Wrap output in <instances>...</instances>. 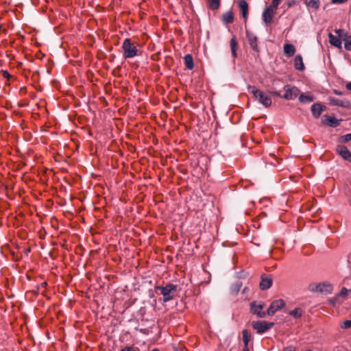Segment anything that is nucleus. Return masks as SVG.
<instances>
[{
  "label": "nucleus",
  "instance_id": "4",
  "mask_svg": "<svg viewBox=\"0 0 351 351\" xmlns=\"http://www.w3.org/2000/svg\"><path fill=\"white\" fill-rule=\"evenodd\" d=\"M311 291L323 293H330L332 291V285L328 282L313 283L309 285Z\"/></svg>",
  "mask_w": 351,
  "mask_h": 351
},
{
  "label": "nucleus",
  "instance_id": "25",
  "mask_svg": "<svg viewBox=\"0 0 351 351\" xmlns=\"http://www.w3.org/2000/svg\"><path fill=\"white\" fill-rule=\"evenodd\" d=\"M299 100L302 103H310L313 101V97L302 94L299 96Z\"/></svg>",
  "mask_w": 351,
  "mask_h": 351
},
{
  "label": "nucleus",
  "instance_id": "1",
  "mask_svg": "<svg viewBox=\"0 0 351 351\" xmlns=\"http://www.w3.org/2000/svg\"><path fill=\"white\" fill-rule=\"evenodd\" d=\"M248 90L265 107L267 108L271 105V98L264 92L257 89L254 86H249Z\"/></svg>",
  "mask_w": 351,
  "mask_h": 351
},
{
  "label": "nucleus",
  "instance_id": "18",
  "mask_svg": "<svg viewBox=\"0 0 351 351\" xmlns=\"http://www.w3.org/2000/svg\"><path fill=\"white\" fill-rule=\"evenodd\" d=\"M272 280L270 278H262L260 282V287L263 290L267 289L271 287Z\"/></svg>",
  "mask_w": 351,
  "mask_h": 351
},
{
  "label": "nucleus",
  "instance_id": "37",
  "mask_svg": "<svg viewBox=\"0 0 351 351\" xmlns=\"http://www.w3.org/2000/svg\"><path fill=\"white\" fill-rule=\"evenodd\" d=\"M348 292V290L346 288H343L341 291L340 295H347Z\"/></svg>",
  "mask_w": 351,
  "mask_h": 351
},
{
  "label": "nucleus",
  "instance_id": "2",
  "mask_svg": "<svg viewBox=\"0 0 351 351\" xmlns=\"http://www.w3.org/2000/svg\"><path fill=\"white\" fill-rule=\"evenodd\" d=\"M123 56L125 58H132L138 55V50L134 43L130 38H125L122 45Z\"/></svg>",
  "mask_w": 351,
  "mask_h": 351
},
{
  "label": "nucleus",
  "instance_id": "28",
  "mask_svg": "<svg viewBox=\"0 0 351 351\" xmlns=\"http://www.w3.org/2000/svg\"><path fill=\"white\" fill-rule=\"evenodd\" d=\"M280 2L281 0H273L271 3L268 7L276 11Z\"/></svg>",
  "mask_w": 351,
  "mask_h": 351
},
{
  "label": "nucleus",
  "instance_id": "16",
  "mask_svg": "<svg viewBox=\"0 0 351 351\" xmlns=\"http://www.w3.org/2000/svg\"><path fill=\"white\" fill-rule=\"evenodd\" d=\"M328 37H329L330 43L332 45H333L339 49L341 48V41L339 37L334 36L331 33L329 34Z\"/></svg>",
  "mask_w": 351,
  "mask_h": 351
},
{
  "label": "nucleus",
  "instance_id": "13",
  "mask_svg": "<svg viewBox=\"0 0 351 351\" xmlns=\"http://www.w3.org/2000/svg\"><path fill=\"white\" fill-rule=\"evenodd\" d=\"M239 5L240 10L242 14V16L245 19V20H247V15H248V4L246 2L245 0H239Z\"/></svg>",
  "mask_w": 351,
  "mask_h": 351
},
{
  "label": "nucleus",
  "instance_id": "26",
  "mask_svg": "<svg viewBox=\"0 0 351 351\" xmlns=\"http://www.w3.org/2000/svg\"><path fill=\"white\" fill-rule=\"evenodd\" d=\"M208 3L212 10H217L220 5V0H208Z\"/></svg>",
  "mask_w": 351,
  "mask_h": 351
},
{
  "label": "nucleus",
  "instance_id": "17",
  "mask_svg": "<svg viewBox=\"0 0 351 351\" xmlns=\"http://www.w3.org/2000/svg\"><path fill=\"white\" fill-rule=\"evenodd\" d=\"M295 52V47L291 44H285L284 45V53L288 57H291Z\"/></svg>",
  "mask_w": 351,
  "mask_h": 351
},
{
  "label": "nucleus",
  "instance_id": "43",
  "mask_svg": "<svg viewBox=\"0 0 351 351\" xmlns=\"http://www.w3.org/2000/svg\"><path fill=\"white\" fill-rule=\"evenodd\" d=\"M334 93H335L336 95H341V93H340L339 91H338V90H334Z\"/></svg>",
  "mask_w": 351,
  "mask_h": 351
},
{
  "label": "nucleus",
  "instance_id": "7",
  "mask_svg": "<svg viewBox=\"0 0 351 351\" xmlns=\"http://www.w3.org/2000/svg\"><path fill=\"white\" fill-rule=\"evenodd\" d=\"M285 91V94L283 95V98L287 100H292L296 98L300 94V90L293 86L285 85L283 88Z\"/></svg>",
  "mask_w": 351,
  "mask_h": 351
},
{
  "label": "nucleus",
  "instance_id": "40",
  "mask_svg": "<svg viewBox=\"0 0 351 351\" xmlns=\"http://www.w3.org/2000/svg\"><path fill=\"white\" fill-rule=\"evenodd\" d=\"M295 4V1H294V0L288 2V3H287L289 7H291Z\"/></svg>",
  "mask_w": 351,
  "mask_h": 351
},
{
  "label": "nucleus",
  "instance_id": "19",
  "mask_svg": "<svg viewBox=\"0 0 351 351\" xmlns=\"http://www.w3.org/2000/svg\"><path fill=\"white\" fill-rule=\"evenodd\" d=\"M184 64L186 67L189 69L192 70L194 67V63H193V59L191 54H186L184 56Z\"/></svg>",
  "mask_w": 351,
  "mask_h": 351
},
{
  "label": "nucleus",
  "instance_id": "24",
  "mask_svg": "<svg viewBox=\"0 0 351 351\" xmlns=\"http://www.w3.org/2000/svg\"><path fill=\"white\" fill-rule=\"evenodd\" d=\"M303 314V310L301 308H296L289 312V315L294 318H300Z\"/></svg>",
  "mask_w": 351,
  "mask_h": 351
},
{
  "label": "nucleus",
  "instance_id": "23",
  "mask_svg": "<svg viewBox=\"0 0 351 351\" xmlns=\"http://www.w3.org/2000/svg\"><path fill=\"white\" fill-rule=\"evenodd\" d=\"M306 5L308 7L313 8L314 10H317L320 5L319 0H308L306 2Z\"/></svg>",
  "mask_w": 351,
  "mask_h": 351
},
{
  "label": "nucleus",
  "instance_id": "8",
  "mask_svg": "<svg viewBox=\"0 0 351 351\" xmlns=\"http://www.w3.org/2000/svg\"><path fill=\"white\" fill-rule=\"evenodd\" d=\"M285 306V302L282 299L273 301L267 311L268 315H274L278 310L282 308Z\"/></svg>",
  "mask_w": 351,
  "mask_h": 351
},
{
  "label": "nucleus",
  "instance_id": "3",
  "mask_svg": "<svg viewBox=\"0 0 351 351\" xmlns=\"http://www.w3.org/2000/svg\"><path fill=\"white\" fill-rule=\"evenodd\" d=\"M156 289L160 291V294L163 296V302H167L172 300L177 291L176 285L169 284L165 287L159 286Z\"/></svg>",
  "mask_w": 351,
  "mask_h": 351
},
{
  "label": "nucleus",
  "instance_id": "12",
  "mask_svg": "<svg viewBox=\"0 0 351 351\" xmlns=\"http://www.w3.org/2000/svg\"><path fill=\"white\" fill-rule=\"evenodd\" d=\"M294 66L295 69L302 71L305 69L302 57L300 54H298L294 58Z\"/></svg>",
  "mask_w": 351,
  "mask_h": 351
},
{
  "label": "nucleus",
  "instance_id": "35",
  "mask_svg": "<svg viewBox=\"0 0 351 351\" xmlns=\"http://www.w3.org/2000/svg\"><path fill=\"white\" fill-rule=\"evenodd\" d=\"M2 75H3V77L8 78V79L11 77L10 74L8 73V71H3Z\"/></svg>",
  "mask_w": 351,
  "mask_h": 351
},
{
  "label": "nucleus",
  "instance_id": "9",
  "mask_svg": "<svg viewBox=\"0 0 351 351\" xmlns=\"http://www.w3.org/2000/svg\"><path fill=\"white\" fill-rule=\"evenodd\" d=\"M275 12L276 11L272 10L271 8L267 7L264 10L262 15L263 21L267 24L271 23L274 16Z\"/></svg>",
  "mask_w": 351,
  "mask_h": 351
},
{
  "label": "nucleus",
  "instance_id": "6",
  "mask_svg": "<svg viewBox=\"0 0 351 351\" xmlns=\"http://www.w3.org/2000/svg\"><path fill=\"white\" fill-rule=\"evenodd\" d=\"M250 312L258 317H265L267 312L263 311L264 304L262 302H252L250 303Z\"/></svg>",
  "mask_w": 351,
  "mask_h": 351
},
{
  "label": "nucleus",
  "instance_id": "44",
  "mask_svg": "<svg viewBox=\"0 0 351 351\" xmlns=\"http://www.w3.org/2000/svg\"><path fill=\"white\" fill-rule=\"evenodd\" d=\"M176 351H186L185 349L176 350Z\"/></svg>",
  "mask_w": 351,
  "mask_h": 351
},
{
  "label": "nucleus",
  "instance_id": "27",
  "mask_svg": "<svg viewBox=\"0 0 351 351\" xmlns=\"http://www.w3.org/2000/svg\"><path fill=\"white\" fill-rule=\"evenodd\" d=\"M344 47L347 51L351 50V36L345 35L343 38Z\"/></svg>",
  "mask_w": 351,
  "mask_h": 351
},
{
  "label": "nucleus",
  "instance_id": "10",
  "mask_svg": "<svg viewBox=\"0 0 351 351\" xmlns=\"http://www.w3.org/2000/svg\"><path fill=\"white\" fill-rule=\"evenodd\" d=\"M337 152L341 156L342 158L347 161L351 162V153L346 146H337Z\"/></svg>",
  "mask_w": 351,
  "mask_h": 351
},
{
  "label": "nucleus",
  "instance_id": "29",
  "mask_svg": "<svg viewBox=\"0 0 351 351\" xmlns=\"http://www.w3.org/2000/svg\"><path fill=\"white\" fill-rule=\"evenodd\" d=\"M280 2L281 0H273L271 3L268 7L276 11Z\"/></svg>",
  "mask_w": 351,
  "mask_h": 351
},
{
  "label": "nucleus",
  "instance_id": "46",
  "mask_svg": "<svg viewBox=\"0 0 351 351\" xmlns=\"http://www.w3.org/2000/svg\"><path fill=\"white\" fill-rule=\"evenodd\" d=\"M307 351H311V350H308Z\"/></svg>",
  "mask_w": 351,
  "mask_h": 351
},
{
  "label": "nucleus",
  "instance_id": "31",
  "mask_svg": "<svg viewBox=\"0 0 351 351\" xmlns=\"http://www.w3.org/2000/svg\"><path fill=\"white\" fill-rule=\"evenodd\" d=\"M351 141V133L343 135L341 137V143H347Z\"/></svg>",
  "mask_w": 351,
  "mask_h": 351
},
{
  "label": "nucleus",
  "instance_id": "21",
  "mask_svg": "<svg viewBox=\"0 0 351 351\" xmlns=\"http://www.w3.org/2000/svg\"><path fill=\"white\" fill-rule=\"evenodd\" d=\"M233 21L234 16L232 11L226 12L223 14V21L225 23H232Z\"/></svg>",
  "mask_w": 351,
  "mask_h": 351
},
{
  "label": "nucleus",
  "instance_id": "22",
  "mask_svg": "<svg viewBox=\"0 0 351 351\" xmlns=\"http://www.w3.org/2000/svg\"><path fill=\"white\" fill-rule=\"evenodd\" d=\"M243 341L244 347H248V343L251 339V335L247 330H243L242 331Z\"/></svg>",
  "mask_w": 351,
  "mask_h": 351
},
{
  "label": "nucleus",
  "instance_id": "30",
  "mask_svg": "<svg viewBox=\"0 0 351 351\" xmlns=\"http://www.w3.org/2000/svg\"><path fill=\"white\" fill-rule=\"evenodd\" d=\"M327 121H328V123L329 125L332 126V127H335L338 125V121L337 119H335L334 117H329L328 119H327Z\"/></svg>",
  "mask_w": 351,
  "mask_h": 351
},
{
  "label": "nucleus",
  "instance_id": "32",
  "mask_svg": "<svg viewBox=\"0 0 351 351\" xmlns=\"http://www.w3.org/2000/svg\"><path fill=\"white\" fill-rule=\"evenodd\" d=\"M341 328H349L351 327V320H346L343 322L341 325Z\"/></svg>",
  "mask_w": 351,
  "mask_h": 351
},
{
  "label": "nucleus",
  "instance_id": "38",
  "mask_svg": "<svg viewBox=\"0 0 351 351\" xmlns=\"http://www.w3.org/2000/svg\"><path fill=\"white\" fill-rule=\"evenodd\" d=\"M271 93L276 97L283 98V95H281V94L278 91H274V92H271Z\"/></svg>",
  "mask_w": 351,
  "mask_h": 351
},
{
  "label": "nucleus",
  "instance_id": "15",
  "mask_svg": "<svg viewBox=\"0 0 351 351\" xmlns=\"http://www.w3.org/2000/svg\"><path fill=\"white\" fill-rule=\"evenodd\" d=\"M329 104L332 106H342V107H347L348 105V101H345L343 100H341L339 99L330 97L328 98Z\"/></svg>",
  "mask_w": 351,
  "mask_h": 351
},
{
  "label": "nucleus",
  "instance_id": "36",
  "mask_svg": "<svg viewBox=\"0 0 351 351\" xmlns=\"http://www.w3.org/2000/svg\"><path fill=\"white\" fill-rule=\"evenodd\" d=\"M335 33L338 34L339 38H343V30L341 29H336Z\"/></svg>",
  "mask_w": 351,
  "mask_h": 351
},
{
  "label": "nucleus",
  "instance_id": "41",
  "mask_svg": "<svg viewBox=\"0 0 351 351\" xmlns=\"http://www.w3.org/2000/svg\"><path fill=\"white\" fill-rule=\"evenodd\" d=\"M346 88L349 90H351V82H349L346 84Z\"/></svg>",
  "mask_w": 351,
  "mask_h": 351
},
{
  "label": "nucleus",
  "instance_id": "45",
  "mask_svg": "<svg viewBox=\"0 0 351 351\" xmlns=\"http://www.w3.org/2000/svg\"><path fill=\"white\" fill-rule=\"evenodd\" d=\"M152 351H158V350L157 349H154Z\"/></svg>",
  "mask_w": 351,
  "mask_h": 351
},
{
  "label": "nucleus",
  "instance_id": "33",
  "mask_svg": "<svg viewBox=\"0 0 351 351\" xmlns=\"http://www.w3.org/2000/svg\"><path fill=\"white\" fill-rule=\"evenodd\" d=\"M348 0H331V3L333 4H339L346 2Z\"/></svg>",
  "mask_w": 351,
  "mask_h": 351
},
{
  "label": "nucleus",
  "instance_id": "5",
  "mask_svg": "<svg viewBox=\"0 0 351 351\" xmlns=\"http://www.w3.org/2000/svg\"><path fill=\"white\" fill-rule=\"evenodd\" d=\"M252 327L259 334H263L267 330L273 327V322H268L266 321H257L252 323Z\"/></svg>",
  "mask_w": 351,
  "mask_h": 351
},
{
  "label": "nucleus",
  "instance_id": "34",
  "mask_svg": "<svg viewBox=\"0 0 351 351\" xmlns=\"http://www.w3.org/2000/svg\"><path fill=\"white\" fill-rule=\"evenodd\" d=\"M121 351H136L134 348L131 346H125V348H122Z\"/></svg>",
  "mask_w": 351,
  "mask_h": 351
},
{
  "label": "nucleus",
  "instance_id": "39",
  "mask_svg": "<svg viewBox=\"0 0 351 351\" xmlns=\"http://www.w3.org/2000/svg\"><path fill=\"white\" fill-rule=\"evenodd\" d=\"M283 351H295V348L293 347L289 346L285 348Z\"/></svg>",
  "mask_w": 351,
  "mask_h": 351
},
{
  "label": "nucleus",
  "instance_id": "42",
  "mask_svg": "<svg viewBox=\"0 0 351 351\" xmlns=\"http://www.w3.org/2000/svg\"><path fill=\"white\" fill-rule=\"evenodd\" d=\"M242 351H250L248 347H244Z\"/></svg>",
  "mask_w": 351,
  "mask_h": 351
},
{
  "label": "nucleus",
  "instance_id": "11",
  "mask_svg": "<svg viewBox=\"0 0 351 351\" xmlns=\"http://www.w3.org/2000/svg\"><path fill=\"white\" fill-rule=\"evenodd\" d=\"M247 38L250 45V47L255 51H258V47L257 43V37L252 33L247 31Z\"/></svg>",
  "mask_w": 351,
  "mask_h": 351
},
{
  "label": "nucleus",
  "instance_id": "20",
  "mask_svg": "<svg viewBox=\"0 0 351 351\" xmlns=\"http://www.w3.org/2000/svg\"><path fill=\"white\" fill-rule=\"evenodd\" d=\"M230 47H231V51L232 55L234 58L237 57V42L236 40L235 36H233L230 42Z\"/></svg>",
  "mask_w": 351,
  "mask_h": 351
},
{
  "label": "nucleus",
  "instance_id": "14",
  "mask_svg": "<svg viewBox=\"0 0 351 351\" xmlns=\"http://www.w3.org/2000/svg\"><path fill=\"white\" fill-rule=\"evenodd\" d=\"M324 109V107L319 104H314L311 106V111H312L313 115L316 119L319 117V116L321 115Z\"/></svg>",
  "mask_w": 351,
  "mask_h": 351
}]
</instances>
